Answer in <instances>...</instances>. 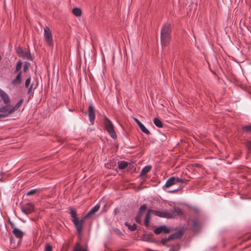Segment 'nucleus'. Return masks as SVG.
Here are the masks:
<instances>
[{
  "mask_svg": "<svg viewBox=\"0 0 251 251\" xmlns=\"http://www.w3.org/2000/svg\"><path fill=\"white\" fill-rule=\"evenodd\" d=\"M0 96L5 104L0 107V113H2L0 117H5L13 114L19 110L23 102L22 99L20 100L15 105H12L10 103V99L7 93L0 89Z\"/></svg>",
  "mask_w": 251,
  "mask_h": 251,
  "instance_id": "obj_1",
  "label": "nucleus"
},
{
  "mask_svg": "<svg viewBox=\"0 0 251 251\" xmlns=\"http://www.w3.org/2000/svg\"><path fill=\"white\" fill-rule=\"evenodd\" d=\"M134 120L138 126H140L142 124L138 119L134 118Z\"/></svg>",
  "mask_w": 251,
  "mask_h": 251,
  "instance_id": "obj_36",
  "label": "nucleus"
},
{
  "mask_svg": "<svg viewBox=\"0 0 251 251\" xmlns=\"http://www.w3.org/2000/svg\"><path fill=\"white\" fill-rule=\"evenodd\" d=\"M152 210H149L148 212V213L146 214V218H145V225L146 226H149V221H150V214L151 213V211Z\"/></svg>",
  "mask_w": 251,
  "mask_h": 251,
  "instance_id": "obj_18",
  "label": "nucleus"
},
{
  "mask_svg": "<svg viewBox=\"0 0 251 251\" xmlns=\"http://www.w3.org/2000/svg\"><path fill=\"white\" fill-rule=\"evenodd\" d=\"M22 63L21 61H19L17 63V65H16V70L15 71V73L19 71L22 68Z\"/></svg>",
  "mask_w": 251,
  "mask_h": 251,
  "instance_id": "obj_26",
  "label": "nucleus"
},
{
  "mask_svg": "<svg viewBox=\"0 0 251 251\" xmlns=\"http://www.w3.org/2000/svg\"><path fill=\"white\" fill-rule=\"evenodd\" d=\"M44 40L46 44L50 47L53 46L52 35L50 29L48 26H46L44 29Z\"/></svg>",
  "mask_w": 251,
  "mask_h": 251,
  "instance_id": "obj_4",
  "label": "nucleus"
},
{
  "mask_svg": "<svg viewBox=\"0 0 251 251\" xmlns=\"http://www.w3.org/2000/svg\"><path fill=\"white\" fill-rule=\"evenodd\" d=\"M27 68H28V66L26 64H25L24 65V72H26V71L27 69Z\"/></svg>",
  "mask_w": 251,
  "mask_h": 251,
  "instance_id": "obj_37",
  "label": "nucleus"
},
{
  "mask_svg": "<svg viewBox=\"0 0 251 251\" xmlns=\"http://www.w3.org/2000/svg\"><path fill=\"white\" fill-rule=\"evenodd\" d=\"M134 120L138 126H140L142 124L138 119L134 118Z\"/></svg>",
  "mask_w": 251,
  "mask_h": 251,
  "instance_id": "obj_35",
  "label": "nucleus"
},
{
  "mask_svg": "<svg viewBox=\"0 0 251 251\" xmlns=\"http://www.w3.org/2000/svg\"><path fill=\"white\" fill-rule=\"evenodd\" d=\"M184 181V180L180 179L178 177H171L167 180L165 186L166 188H169L171 186L176 184L177 183H183Z\"/></svg>",
  "mask_w": 251,
  "mask_h": 251,
  "instance_id": "obj_6",
  "label": "nucleus"
},
{
  "mask_svg": "<svg viewBox=\"0 0 251 251\" xmlns=\"http://www.w3.org/2000/svg\"><path fill=\"white\" fill-rule=\"evenodd\" d=\"M126 225L128 226V229L131 231H134L136 229V226L135 224H133V225H129L127 223H126Z\"/></svg>",
  "mask_w": 251,
  "mask_h": 251,
  "instance_id": "obj_25",
  "label": "nucleus"
},
{
  "mask_svg": "<svg viewBox=\"0 0 251 251\" xmlns=\"http://www.w3.org/2000/svg\"><path fill=\"white\" fill-rule=\"evenodd\" d=\"M151 213L154 214L156 216L161 218H175V215L174 212H168V211H159L152 210Z\"/></svg>",
  "mask_w": 251,
  "mask_h": 251,
  "instance_id": "obj_5",
  "label": "nucleus"
},
{
  "mask_svg": "<svg viewBox=\"0 0 251 251\" xmlns=\"http://www.w3.org/2000/svg\"><path fill=\"white\" fill-rule=\"evenodd\" d=\"M128 166V163L127 162L123 161H121L119 163V168L120 169H123L126 168Z\"/></svg>",
  "mask_w": 251,
  "mask_h": 251,
  "instance_id": "obj_21",
  "label": "nucleus"
},
{
  "mask_svg": "<svg viewBox=\"0 0 251 251\" xmlns=\"http://www.w3.org/2000/svg\"><path fill=\"white\" fill-rule=\"evenodd\" d=\"M246 146L248 150L251 149V140L247 142Z\"/></svg>",
  "mask_w": 251,
  "mask_h": 251,
  "instance_id": "obj_34",
  "label": "nucleus"
},
{
  "mask_svg": "<svg viewBox=\"0 0 251 251\" xmlns=\"http://www.w3.org/2000/svg\"><path fill=\"white\" fill-rule=\"evenodd\" d=\"M100 207V206L98 204L95 206L90 210H89V212L87 213V214L84 216L85 218H87L92 216V215H93L94 213H95L97 211L99 210Z\"/></svg>",
  "mask_w": 251,
  "mask_h": 251,
  "instance_id": "obj_13",
  "label": "nucleus"
},
{
  "mask_svg": "<svg viewBox=\"0 0 251 251\" xmlns=\"http://www.w3.org/2000/svg\"><path fill=\"white\" fill-rule=\"evenodd\" d=\"M88 114L89 120L91 123L93 124L95 118V114L94 108L92 105H90L88 107Z\"/></svg>",
  "mask_w": 251,
  "mask_h": 251,
  "instance_id": "obj_11",
  "label": "nucleus"
},
{
  "mask_svg": "<svg viewBox=\"0 0 251 251\" xmlns=\"http://www.w3.org/2000/svg\"><path fill=\"white\" fill-rule=\"evenodd\" d=\"M12 227L13 228L12 232L14 234V235L17 238H18L20 239L22 238L24 235L23 232L16 227H13V226Z\"/></svg>",
  "mask_w": 251,
  "mask_h": 251,
  "instance_id": "obj_14",
  "label": "nucleus"
},
{
  "mask_svg": "<svg viewBox=\"0 0 251 251\" xmlns=\"http://www.w3.org/2000/svg\"><path fill=\"white\" fill-rule=\"evenodd\" d=\"M22 211L25 214H28L34 210V205L31 203H27L21 207Z\"/></svg>",
  "mask_w": 251,
  "mask_h": 251,
  "instance_id": "obj_8",
  "label": "nucleus"
},
{
  "mask_svg": "<svg viewBox=\"0 0 251 251\" xmlns=\"http://www.w3.org/2000/svg\"><path fill=\"white\" fill-rule=\"evenodd\" d=\"M154 232L156 234H159L161 232H164L165 233H168L170 232V229L166 226H161L160 227L156 228L154 230Z\"/></svg>",
  "mask_w": 251,
  "mask_h": 251,
  "instance_id": "obj_12",
  "label": "nucleus"
},
{
  "mask_svg": "<svg viewBox=\"0 0 251 251\" xmlns=\"http://www.w3.org/2000/svg\"><path fill=\"white\" fill-rule=\"evenodd\" d=\"M151 168V166H147L145 167L141 171L140 175L142 176H145L149 171H150Z\"/></svg>",
  "mask_w": 251,
  "mask_h": 251,
  "instance_id": "obj_17",
  "label": "nucleus"
},
{
  "mask_svg": "<svg viewBox=\"0 0 251 251\" xmlns=\"http://www.w3.org/2000/svg\"><path fill=\"white\" fill-rule=\"evenodd\" d=\"M86 218L85 217L81 220L78 219H75L73 220L72 222L75 226V227L79 233H80L82 230V225Z\"/></svg>",
  "mask_w": 251,
  "mask_h": 251,
  "instance_id": "obj_7",
  "label": "nucleus"
},
{
  "mask_svg": "<svg viewBox=\"0 0 251 251\" xmlns=\"http://www.w3.org/2000/svg\"><path fill=\"white\" fill-rule=\"evenodd\" d=\"M243 130L244 131L248 132H251V124L249 125H247L242 127Z\"/></svg>",
  "mask_w": 251,
  "mask_h": 251,
  "instance_id": "obj_24",
  "label": "nucleus"
},
{
  "mask_svg": "<svg viewBox=\"0 0 251 251\" xmlns=\"http://www.w3.org/2000/svg\"><path fill=\"white\" fill-rule=\"evenodd\" d=\"M154 125L158 127H163V124L161 121L158 118H155L153 120Z\"/></svg>",
  "mask_w": 251,
  "mask_h": 251,
  "instance_id": "obj_20",
  "label": "nucleus"
},
{
  "mask_svg": "<svg viewBox=\"0 0 251 251\" xmlns=\"http://www.w3.org/2000/svg\"><path fill=\"white\" fill-rule=\"evenodd\" d=\"M73 13L76 17H79L81 15V11L78 8H75L72 10Z\"/></svg>",
  "mask_w": 251,
  "mask_h": 251,
  "instance_id": "obj_19",
  "label": "nucleus"
},
{
  "mask_svg": "<svg viewBox=\"0 0 251 251\" xmlns=\"http://www.w3.org/2000/svg\"><path fill=\"white\" fill-rule=\"evenodd\" d=\"M113 231L115 234L119 236H122L123 235L122 232L118 228H114Z\"/></svg>",
  "mask_w": 251,
  "mask_h": 251,
  "instance_id": "obj_28",
  "label": "nucleus"
},
{
  "mask_svg": "<svg viewBox=\"0 0 251 251\" xmlns=\"http://www.w3.org/2000/svg\"><path fill=\"white\" fill-rule=\"evenodd\" d=\"M70 214L73 218V220H75V219H78L76 217V213L75 210H73V209L71 210Z\"/></svg>",
  "mask_w": 251,
  "mask_h": 251,
  "instance_id": "obj_27",
  "label": "nucleus"
},
{
  "mask_svg": "<svg viewBox=\"0 0 251 251\" xmlns=\"http://www.w3.org/2000/svg\"><path fill=\"white\" fill-rule=\"evenodd\" d=\"M140 129L142 130V132L146 133V134H150V132L149 131L148 129L146 128V127L143 125H141L140 126H139Z\"/></svg>",
  "mask_w": 251,
  "mask_h": 251,
  "instance_id": "obj_22",
  "label": "nucleus"
},
{
  "mask_svg": "<svg viewBox=\"0 0 251 251\" xmlns=\"http://www.w3.org/2000/svg\"><path fill=\"white\" fill-rule=\"evenodd\" d=\"M1 60V57L0 56V61Z\"/></svg>",
  "mask_w": 251,
  "mask_h": 251,
  "instance_id": "obj_39",
  "label": "nucleus"
},
{
  "mask_svg": "<svg viewBox=\"0 0 251 251\" xmlns=\"http://www.w3.org/2000/svg\"><path fill=\"white\" fill-rule=\"evenodd\" d=\"M31 81V78L30 77H28L25 81V87L27 88L28 87Z\"/></svg>",
  "mask_w": 251,
  "mask_h": 251,
  "instance_id": "obj_31",
  "label": "nucleus"
},
{
  "mask_svg": "<svg viewBox=\"0 0 251 251\" xmlns=\"http://www.w3.org/2000/svg\"><path fill=\"white\" fill-rule=\"evenodd\" d=\"M147 207L145 205H142L140 208V211L139 213L142 214V213L146 210Z\"/></svg>",
  "mask_w": 251,
  "mask_h": 251,
  "instance_id": "obj_33",
  "label": "nucleus"
},
{
  "mask_svg": "<svg viewBox=\"0 0 251 251\" xmlns=\"http://www.w3.org/2000/svg\"><path fill=\"white\" fill-rule=\"evenodd\" d=\"M22 82V72H19L17 76L12 80L11 84L13 86H17Z\"/></svg>",
  "mask_w": 251,
  "mask_h": 251,
  "instance_id": "obj_10",
  "label": "nucleus"
},
{
  "mask_svg": "<svg viewBox=\"0 0 251 251\" xmlns=\"http://www.w3.org/2000/svg\"><path fill=\"white\" fill-rule=\"evenodd\" d=\"M142 214L141 213H139L138 214V215L136 216V221L137 222V223H140L141 221V217H142Z\"/></svg>",
  "mask_w": 251,
  "mask_h": 251,
  "instance_id": "obj_29",
  "label": "nucleus"
},
{
  "mask_svg": "<svg viewBox=\"0 0 251 251\" xmlns=\"http://www.w3.org/2000/svg\"><path fill=\"white\" fill-rule=\"evenodd\" d=\"M104 124L105 128L109 135L113 139L117 137L116 132L114 129V126L112 123L107 117H104Z\"/></svg>",
  "mask_w": 251,
  "mask_h": 251,
  "instance_id": "obj_3",
  "label": "nucleus"
},
{
  "mask_svg": "<svg viewBox=\"0 0 251 251\" xmlns=\"http://www.w3.org/2000/svg\"><path fill=\"white\" fill-rule=\"evenodd\" d=\"M73 251H87V250L82 247L79 243H77L73 249Z\"/></svg>",
  "mask_w": 251,
  "mask_h": 251,
  "instance_id": "obj_15",
  "label": "nucleus"
},
{
  "mask_svg": "<svg viewBox=\"0 0 251 251\" xmlns=\"http://www.w3.org/2000/svg\"><path fill=\"white\" fill-rule=\"evenodd\" d=\"M171 212H173L174 213L175 217L176 215L177 216H179L180 217H182L183 216V213L179 208H175L174 210H172Z\"/></svg>",
  "mask_w": 251,
  "mask_h": 251,
  "instance_id": "obj_16",
  "label": "nucleus"
},
{
  "mask_svg": "<svg viewBox=\"0 0 251 251\" xmlns=\"http://www.w3.org/2000/svg\"><path fill=\"white\" fill-rule=\"evenodd\" d=\"M36 192H37L36 189L31 190L30 191H29V192H27L26 195H27V196L32 195L34 194L35 193H36Z\"/></svg>",
  "mask_w": 251,
  "mask_h": 251,
  "instance_id": "obj_32",
  "label": "nucleus"
},
{
  "mask_svg": "<svg viewBox=\"0 0 251 251\" xmlns=\"http://www.w3.org/2000/svg\"><path fill=\"white\" fill-rule=\"evenodd\" d=\"M170 31V25L166 24L163 25L161 30V41L163 46H166L169 44Z\"/></svg>",
  "mask_w": 251,
  "mask_h": 251,
  "instance_id": "obj_2",
  "label": "nucleus"
},
{
  "mask_svg": "<svg viewBox=\"0 0 251 251\" xmlns=\"http://www.w3.org/2000/svg\"><path fill=\"white\" fill-rule=\"evenodd\" d=\"M16 51L19 56L26 58L27 59H31V56L29 53L27 51H25L21 48H18Z\"/></svg>",
  "mask_w": 251,
  "mask_h": 251,
  "instance_id": "obj_9",
  "label": "nucleus"
},
{
  "mask_svg": "<svg viewBox=\"0 0 251 251\" xmlns=\"http://www.w3.org/2000/svg\"><path fill=\"white\" fill-rule=\"evenodd\" d=\"M32 85H31L30 86V88H29V90H30L32 89Z\"/></svg>",
  "mask_w": 251,
  "mask_h": 251,
  "instance_id": "obj_38",
  "label": "nucleus"
},
{
  "mask_svg": "<svg viewBox=\"0 0 251 251\" xmlns=\"http://www.w3.org/2000/svg\"><path fill=\"white\" fill-rule=\"evenodd\" d=\"M52 246L50 244H47L44 251H52Z\"/></svg>",
  "mask_w": 251,
  "mask_h": 251,
  "instance_id": "obj_30",
  "label": "nucleus"
},
{
  "mask_svg": "<svg viewBox=\"0 0 251 251\" xmlns=\"http://www.w3.org/2000/svg\"><path fill=\"white\" fill-rule=\"evenodd\" d=\"M175 238V235H170L168 238H164V239H162L161 240V242L163 244H166L168 241L169 240H173L174 239V238Z\"/></svg>",
  "mask_w": 251,
  "mask_h": 251,
  "instance_id": "obj_23",
  "label": "nucleus"
}]
</instances>
